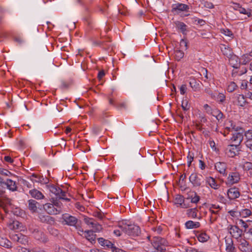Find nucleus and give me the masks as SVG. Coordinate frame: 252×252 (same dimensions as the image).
<instances>
[{
	"label": "nucleus",
	"instance_id": "nucleus-3",
	"mask_svg": "<svg viewBox=\"0 0 252 252\" xmlns=\"http://www.w3.org/2000/svg\"><path fill=\"white\" fill-rule=\"evenodd\" d=\"M62 218L66 224L74 226L76 229L80 230L81 224V220H78L75 217L71 216L68 214H63Z\"/></svg>",
	"mask_w": 252,
	"mask_h": 252
},
{
	"label": "nucleus",
	"instance_id": "nucleus-7",
	"mask_svg": "<svg viewBox=\"0 0 252 252\" xmlns=\"http://www.w3.org/2000/svg\"><path fill=\"white\" fill-rule=\"evenodd\" d=\"M189 181L192 184L193 187H200L203 180H202V176L201 175H198L197 173H192L189 176Z\"/></svg>",
	"mask_w": 252,
	"mask_h": 252
},
{
	"label": "nucleus",
	"instance_id": "nucleus-30",
	"mask_svg": "<svg viewBox=\"0 0 252 252\" xmlns=\"http://www.w3.org/2000/svg\"><path fill=\"white\" fill-rule=\"evenodd\" d=\"M48 188L52 193L57 195L60 194V192H62V189L60 188L56 187L54 185H50L48 186Z\"/></svg>",
	"mask_w": 252,
	"mask_h": 252
},
{
	"label": "nucleus",
	"instance_id": "nucleus-38",
	"mask_svg": "<svg viewBox=\"0 0 252 252\" xmlns=\"http://www.w3.org/2000/svg\"><path fill=\"white\" fill-rule=\"evenodd\" d=\"M185 201L183 196L181 195H177L175 198V204L178 205L179 206L181 205L182 203H184Z\"/></svg>",
	"mask_w": 252,
	"mask_h": 252
},
{
	"label": "nucleus",
	"instance_id": "nucleus-36",
	"mask_svg": "<svg viewBox=\"0 0 252 252\" xmlns=\"http://www.w3.org/2000/svg\"><path fill=\"white\" fill-rule=\"evenodd\" d=\"M190 199V202L192 203H195L198 202L200 200V197L197 194L196 192H194V196L191 195L190 197L187 198L186 199Z\"/></svg>",
	"mask_w": 252,
	"mask_h": 252
},
{
	"label": "nucleus",
	"instance_id": "nucleus-5",
	"mask_svg": "<svg viewBox=\"0 0 252 252\" xmlns=\"http://www.w3.org/2000/svg\"><path fill=\"white\" fill-rule=\"evenodd\" d=\"M189 6L181 3H177L172 5V12L177 14L181 12H187L189 11Z\"/></svg>",
	"mask_w": 252,
	"mask_h": 252
},
{
	"label": "nucleus",
	"instance_id": "nucleus-37",
	"mask_svg": "<svg viewBox=\"0 0 252 252\" xmlns=\"http://www.w3.org/2000/svg\"><path fill=\"white\" fill-rule=\"evenodd\" d=\"M238 86L234 82H231L228 85L227 90L228 92L232 93L234 91Z\"/></svg>",
	"mask_w": 252,
	"mask_h": 252
},
{
	"label": "nucleus",
	"instance_id": "nucleus-54",
	"mask_svg": "<svg viewBox=\"0 0 252 252\" xmlns=\"http://www.w3.org/2000/svg\"><path fill=\"white\" fill-rule=\"evenodd\" d=\"M182 107L185 111H187L189 109V107L188 106V101L187 100H183L182 101Z\"/></svg>",
	"mask_w": 252,
	"mask_h": 252
},
{
	"label": "nucleus",
	"instance_id": "nucleus-2",
	"mask_svg": "<svg viewBox=\"0 0 252 252\" xmlns=\"http://www.w3.org/2000/svg\"><path fill=\"white\" fill-rule=\"evenodd\" d=\"M151 243L157 252H165L166 247L168 246L167 241L158 236L154 237Z\"/></svg>",
	"mask_w": 252,
	"mask_h": 252
},
{
	"label": "nucleus",
	"instance_id": "nucleus-15",
	"mask_svg": "<svg viewBox=\"0 0 252 252\" xmlns=\"http://www.w3.org/2000/svg\"><path fill=\"white\" fill-rule=\"evenodd\" d=\"M189 83L190 87L194 91H199L201 88V85L202 84L200 81L194 78H190Z\"/></svg>",
	"mask_w": 252,
	"mask_h": 252
},
{
	"label": "nucleus",
	"instance_id": "nucleus-33",
	"mask_svg": "<svg viewBox=\"0 0 252 252\" xmlns=\"http://www.w3.org/2000/svg\"><path fill=\"white\" fill-rule=\"evenodd\" d=\"M18 242L21 244L25 245L28 243V238L27 236L24 235L21 233H20L19 240Z\"/></svg>",
	"mask_w": 252,
	"mask_h": 252
},
{
	"label": "nucleus",
	"instance_id": "nucleus-63",
	"mask_svg": "<svg viewBox=\"0 0 252 252\" xmlns=\"http://www.w3.org/2000/svg\"><path fill=\"white\" fill-rule=\"evenodd\" d=\"M204 6L206 8L210 9L214 8V5L213 3L208 1L205 2Z\"/></svg>",
	"mask_w": 252,
	"mask_h": 252
},
{
	"label": "nucleus",
	"instance_id": "nucleus-27",
	"mask_svg": "<svg viewBox=\"0 0 252 252\" xmlns=\"http://www.w3.org/2000/svg\"><path fill=\"white\" fill-rule=\"evenodd\" d=\"M206 182L212 188L218 189L219 187V185L216 183L215 179L213 177H209L207 178Z\"/></svg>",
	"mask_w": 252,
	"mask_h": 252
},
{
	"label": "nucleus",
	"instance_id": "nucleus-39",
	"mask_svg": "<svg viewBox=\"0 0 252 252\" xmlns=\"http://www.w3.org/2000/svg\"><path fill=\"white\" fill-rule=\"evenodd\" d=\"M239 11L240 13L246 14L248 17H251L252 15L251 14L252 10L250 9H246L242 6L239 9Z\"/></svg>",
	"mask_w": 252,
	"mask_h": 252
},
{
	"label": "nucleus",
	"instance_id": "nucleus-46",
	"mask_svg": "<svg viewBox=\"0 0 252 252\" xmlns=\"http://www.w3.org/2000/svg\"><path fill=\"white\" fill-rule=\"evenodd\" d=\"M231 126H232L231 128L234 130V132H240V133H244L245 134V132L246 131H245L242 127L238 126H232V125H231Z\"/></svg>",
	"mask_w": 252,
	"mask_h": 252
},
{
	"label": "nucleus",
	"instance_id": "nucleus-50",
	"mask_svg": "<svg viewBox=\"0 0 252 252\" xmlns=\"http://www.w3.org/2000/svg\"><path fill=\"white\" fill-rule=\"evenodd\" d=\"M0 174L5 176H9L11 175V173L8 170L0 168Z\"/></svg>",
	"mask_w": 252,
	"mask_h": 252
},
{
	"label": "nucleus",
	"instance_id": "nucleus-45",
	"mask_svg": "<svg viewBox=\"0 0 252 252\" xmlns=\"http://www.w3.org/2000/svg\"><path fill=\"white\" fill-rule=\"evenodd\" d=\"M246 137V141L245 145L251 151H252V140L250 139L248 136H245Z\"/></svg>",
	"mask_w": 252,
	"mask_h": 252
},
{
	"label": "nucleus",
	"instance_id": "nucleus-57",
	"mask_svg": "<svg viewBox=\"0 0 252 252\" xmlns=\"http://www.w3.org/2000/svg\"><path fill=\"white\" fill-rule=\"evenodd\" d=\"M188 166H190L191 163V162L193 160V154H190V152L189 153V156L188 157Z\"/></svg>",
	"mask_w": 252,
	"mask_h": 252
},
{
	"label": "nucleus",
	"instance_id": "nucleus-35",
	"mask_svg": "<svg viewBox=\"0 0 252 252\" xmlns=\"http://www.w3.org/2000/svg\"><path fill=\"white\" fill-rule=\"evenodd\" d=\"M197 238L200 242H205L208 240L209 237L205 233H202L198 236Z\"/></svg>",
	"mask_w": 252,
	"mask_h": 252
},
{
	"label": "nucleus",
	"instance_id": "nucleus-51",
	"mask_svg": "<svg viewBox=\"0 0 252 252\" xmlns=\"http://www.w3.org/2000/svg\"><path fill=\"white\" fill-rule=\"evenodd\" d=\"M93 216L97 218L99 220H101L104 218V214L101 212H94Z\"/></svg>",
	"mask_w": 252,
	"mask_h": 252
},
{
	"label": "nucleus",
	"instance_id": "nucleus-52",
	"mask_svg": "<svg viewBox=\"0 0 252 252\" xmlns=\"http://www.w3.org/2000/svg\"><path fill=\"white\" fill-rule=\"evenodd\" d=\"M34 238L38 240H40V241H42L43 242H45L46 241L45 240V238L44 237V234H43V233L42 232V235H40L39 234H38V233L37 234H35L34 236Z\"/></svg>",
	"mask_w": 252,
	"mask_h": 252
},
{
	"label": "nucleus",
	"instance_id": "nucleus-32",
	"mask_svg": "<svg viewBox=\"0 0 252 252\" xmlns=\"http://www.w3.org/2000/svg\"><path fill=\"white\" fill-rule=\"evenodd\" d=\"M239 215L243 218H246L252 214V212L248 209H243L239 212Z\"/></svg>",
	"mask_w": 252,
	"mask_h": 252
},
{
	"label": "nucleus",
	"instance_id": "nucleus-19",
	"mask_svg": "<svg viewBox=\"0 0 252 252\" xmlns=\"http://www.w3.org/2000/svg\"><path fill=\"white\" fill-rule=\"evenodd\" d=\"M239 249L243 252H250L251 248L250 247L249 243L245 240L241 242Z\"/></svg>",
	"mask_w": 252,
	"mask_h": 252
},
{
	"label": "nucleus",
	"instance_id": "nucleus-34",
	"mask_svg": "<svg viewBox=\"0 0 252 252\" xmlns=\"http://www.w3.org/2000/svg\"><path fill=\"white\" fill-rule=\"evenodd\" d=\"M21 224L20 222L17 220H14L13 222L9 224V227L10 229L14 230L18 229L20 228V226Z\"/></svg>",
	"mask_w": 252,
	"mask_h": 252
},
{
	"label": "nucleus",
	"instance_id": "nucleus-59",
	"mask_svg": "<svg viewBox=\"0 0 252 252\" xmlns=\"http://www.w3.org/2000/svg\"><path fill=\"white\" fill-rule=\"evenodd\" d=\"M180 46L182 47V48H185V49H187V47H188V43L187 42V41L185 39H181V41H180Z\"/></svg>",
	"mask_w": 252,
	"mask_h": 252
},
{
	"label": "nucleus",
	"instance_id": "nucleus-18",
	"mask_svg": "<svg viewBox=\"0 0 252 252\" xmlns=\"http://www.w3.org/2000/svg\"><path fill=\"white\" fill-rule=\"evenodd\" d=\"M176 28L180 30L183 34H187V26L183 22L180 21H175L174 22Z\"/></svg>",
	"mask_w": 252,
	"mask_h": 252
},
{
	"label": "nucleus",
	"instance_id": "nucleus-58",
	"mask_svg": "<svg viewBox=\"0 0 252 252\" xmlns=\"http://www.w3.org/2000/svg\"><path fill=\"white\" fill-rule=\"evenodd\" d=\"M218 219V214H211L210 217L211 223H214Z\"/></svg>",
	"mask_w": 252,
	"mask_h": 252
},
{
	"label": "nucleus",
	"instance_id": "nucleus-56",
	"mask_svg": "<svg viewBox=\"0 0 252 252\" xmlns=\"http://www.w3.org/2000/svg\"><path fill=\"white\" fill-rule=\"evenodd\" d=\"M187 90L186 85L183 84L180 88V91L181 94L184 95L186 94Z\"/></svg>",
	"mask_w": 252,
	"mask_h": 252
},
{
	"label": "nucleus",
	"instance_id": "nucleus-14",
	"mask_svg": "<svg viewBox=\"0 0 252 252\" xmlns=\"http://www.w3.org/2000/svg\"><path fill=\"white\" fill-rule=\"evenodd\" d=\"M228 58L229 59V63L230 65L235 68L239 67L240 65V62L239 61V58L237 56L232 54V55Z\"/></svg>",
	"mask_w": 252,
	"mask_h": 252
},
{
	"label": "nucleus",
	"instance_id": "nucleus-21",
	"mask_svg": "<svg viewBox=\"0 0 252 252\" xmlns=\"http://www.w3.org/2000/svg\"><path fill=\"white\" fill-rule=\"evenodd\" d=\"M39 203L33 199H30L28 201V208L32 212H36L37 210V205Z\"/></svg>",
	"mask_w": 252,
	"mask_h": 252
},
{
	"label": "nucleus",
	"instance_id": "nucleus-11",
	"mask_svg": "<svg viewBox=\"0 0 252 252\" xmlns=\"http://www.w3.org/2000/svg\"><path fill=\"white\" fill-rule=\"evenodd\" d=\"M240 179V175L238 172H231L229 174L227 182L229 184L233 185L237 183Z\"/></svg>",
	"mask_w": 252,
	"mask_h": 252
},
{
	"label": "nucleus",
	"instance_id": "nucleus-40",
	"mask_svg": "<svg viewBox=\"0 0 252 252\" xmlns=\"http://www.w3.org/2000/svg\"><path fill=\"white\" fill-rule=\"evenodd\" d=\"M215 95L216 97L215 98L218 102L222 103L225 100V96L222 93H216Z\"/></svg>",
	"mask_w": 252,
	"mask_h": 252
},
{
	"label": "nucleus",
	"instance_id": "nucleus-62",
	"mask_svg": "<svg viewBox=\"0 0 252 252\" xmlns=\"http://www.w3.org/2000/svg\"><path fill=\"white\" fill-rule=\"evenodd\" d=\"M246 233L248 235L247 239L252 240V227L250 228L248 231L246 230Z\"/></svg>",
	"mask_w": 252,
	"mask_h": 252
},
{
	"label": "nucleus",
	"instance_id": "nucleus-24",
	"mask_svg": "<svg viewBox=\"0 0 252 252\" xmlns=\"http://www.w3.org/2000/svg\"><path fill=\"white\" fill-rule=\"evenodd\" d=\"M185 226L188 229L197 228L200 226V223L199 222H194L192 220H189L185 223Z\"/></svg>",
	"mask_w": 252,
	"mask_h": 252
},
{
	"label": "nucleus",
	"instance_id": "nucleus-61",
	"mask_svg": "<svg viewBox=\"0 0 252 252\" xmlns=\"http://www.w3.org/2000/svg\"><path fill=\"white\" fill-rule=\"evenodd\" d=\"M17 250L18 251V252H31L32 251L29 249H27V248L22 247H18L17 248Z\"/></svg>",
	"mask_w": 252,
	"mask_h": 252
},
{
	"label": "nucleus",
	"instance_id": "nucleus-10",
	"mask_svg": "<svg viewBox=\"0 0 252 252\" xmlns=\"http://www.w3.org/2000/svg\"><path fill=\"white\" fill-rule=\"evenodd\" d=\"M244 135V133H240V132H234L231 140L234 143V144L240 146L243 140Z\"/></svg>",
	"mask_w": 252,
	"mask_h": 252
},
{
	"label": "nucleus",
	"instance_id": "nucleus-12",
	"mask_svg": "<svg viewBox=\"0 0 252 252\" xmlns=\"http://www.w3.org/2000/svg\"><path fill=\"white\" fill-rule=\"evenodd\" d=\"M227 195L230 199H234L238 198L240 195L239 189L236 188L229 189L227 191Z\"/></svg>",
	"mask_w": 252,
	"mask_h": 252
},
{
	"label": "nucleus",
	"instance_id": "nucleus-31",
	"mask_svg": "<svg viewBox=\"0 0 252 252\" xmlns=\"http://www.w3.org/2000/svg\"><path fill=\"white\" fill-rule=\"evenodd\" d=\"M0 245L6 248L12 247L11 243L6 238H1L0 240Z\"/></svg>",
	"mask_w": 252,
	"mask_h": 252
},
{
	"label": "nucleus",
	"instance_id": "nucleus-44",
	"mask_svg": "<svg viewBox=\"0 0 252 252\" xmlns=\"http://www.w3.org/2000/svg\"><path fill=\"white\" fill-rule=\"evenodd\" d=\"M85 233H86V237L87 239L90 241L94 240V235L93 234V231L92 230H88L86 231Z\"/></svg>",
	"mask_w": 252,
	"mask_h": 252
},
{
	"label": "nucleus",
	"instance_id": "nucleus-13",
	"mask_svg": "<svg viewBox=\"0 0 252 252\" xmlns=\"http://www.w3.org/2000/svg\"><path fill=\"white\" fill-rule=\"evenodd\" d=\"M226 164L224 162H218L215 164L216 169L220 174H222L223 176H226Z\"/></svg>",
	"mask_w": 252,
	"mask_h": 252
},
{
	"label": "nucleus",
	"instance_id": "nucleus-41",
	"mask_svg": "<svg viewBox=\"0 0 252 252\" xmlns=\"http://www.w3.org/2000/svg\"><path fill=\"white\" fill-rule=\"evenodd\" d=\"M184 53L181 50L175 51V58L177 61H180L184 57Z\"/></svg>",
	"mask_w": 252,
	"mask_h": 252
},
{
	"label": "nucleus",
	"instance_id": "nucleus-17",
	"mask_svg": "<svg viewBox=\"0 0 252 252\" xmlns=\"http://www.w3.org/2000/svg\"><path fill=\"white\" fill-rule=\"evenodd\" d=\"M29 194L32 198L37 200L42 199L44 198V196L42 192L35 189L30 190Z\"/></svg>",
	"mask_w": 252,
	"mask_h": 252
},
{
	"label": "nucleus",
	"instance_id": "nucleus-22",
	"mask_svg": "<svg viewBox=\"0 0 252 252\" xmlns=\"http://www.w3.org/2000/svg\"><path fill=\"white\" fill-rule=\"evenodd\" d=\"M226 251L227 252H233L235 248L233 246V241L231 238L225 239Z\"/></svg>",
	"mask_w": 252,
	"mask_h": 252
},
{
	"label": "nucleus",
	"instance_id": "nucleus-1",
	"mask_svg": "<svg viewBox=\"0 0 252 252\" xmlns=\"http://www.w3.org/2000/svg\"><path fill=\"white\" fill-rule=\"evenodd\" d=\"M118 227L125 233L131 236H137L140 233V227L134 224H123L118 225Z\"/></svg>",
	"mask_w": 252,
	"mask_h": 252
},
{
	"label": "nucleus",
	"instance_id": "nucleus-23",
	"mask_svg": "<svg viewBox=\"0 0 252 252\" xmlns=\"http://www.w3.org/2000/svg\"><path fill=\"white\" fill-rule=\"evenodd\" d=\"M5 185L7 186V188L9 190L12 191H16L17 190V187L15 182L11 179H7L6 182H5Z\"/></svg>",
	"mask_w": 252,
	"mask_h": 252
},
{
	"label": "nucleus",
	"instance_id": "nucleus-64",
	"mask_svg": "<svg viewBox=\"0 0 252 252\" xmlns=\"http://www.w3.org/2000/svg\"><path fill=\"white\" fill-rule=\"evenodd\" d=\"M152 229L155 232H157L158 234H160L162 230V228L160 226H158L157 227H153L152 228Z\"/></svg>",
	"mask_w": 252,
	"mask_h": 252
},
{
	"label": "nucleus",
	"instance_id": "nucleus-47",
	"mask_svg": "<svg viewBox=\"0 0 252 252\" xmlns=\"http://www.w3.org/2000/svg\"><path fill=\"white\" fill-rule=\"evenodd\" d=\"M11 204V199L5 198L3 199L0 200V207H4V204Z\"/></svg>",
	"mask_w": 252,
	"mask_h": 252
},
{
	"label": "nucleus",
	"instance_id": "nucleus-53",
	"mask_svg": "<svg viewBox=\"0 0 252 252\" xmlns=\"http://www.w3.org/2000/svg\"><path fill=\"white\" fill-rule=\"evenodd\" d=\"M19 234H11L10 235V237L11 239L15 242H18L19 238Z\"/></svg>",
	"mask_w": 252,
	"mask_h": 252
},
{
	"label": "nucleus",
	"instance_id": "nucleus-6",
	"mask_svg": "<svg viewBox=\"0 0 252 252\" xmlns=\"http://www.w3.org/2000/svg\"><path fill=\"white\" fill-rule=\"evenodd\" d=\"M227 229L229 233L236 239L241 237L243 234V230L236 225H229Z\"/></svg>",
	"mask_w": 252,
	"mask_h": 252
},
{
	"label": "nucleus",
	"instance_id": "nucleus-8",
	"mask_svg": "<svg viewBox=\"0 0 252 252\" xmlns=\"http://www.w3.org/2000/svg\"><path fill=\"white\" fill-rule=\"evenodd\" d=\"M239 150V146L232 144L228 145L225 149V154L228 157L233 158L235 157Z\"/></svg>",
	"mask_w": 252,
	"mask_h": 252
},
{
	"label": "nucleus",
	"instance_id": "nucleus-16",
	"mask_svg": "<svg viewBox=\"0 0 252 252\" xmlns=\"http://www.w3.org/2000/svg\"><path fill=\"white\" fill-rule=\"evenodd\" d=\"M38 219L43 223L52 224L54 222V219L48 215L40 214L38 215Z\"/></svg>",
	"mask_w": 252,
	"mask_h": 252
},
{
	"label": "nucleus",
	"instance_id": "nucleus-42",
	"mask_svg": "<svg viewBox=\"0 0 252 252\" xmlns=\"http://www.w3.org/2000/svg\"><path fill=\"white\" fill-rule=\"evenodd\" d=\"M242 168L245 171L252 170V163L246 161L243 164Z\"/></svg>",
	"mask_w": 252,
	"mask_h": 252
},
{
	"label": "nucleus",
	"instance_id": "nucleus-60",
	"mask_svg": "<svg viewBox=\"0 0 252 252\" xmlns=\"http://www.w3.org/2000/svg\"><path fill=\"white\" fill-rule=\"evenodd\" d=\"M245 136H248L252 140V129H249L245 132Z\"/></svg>",
	"mask_w": 252,
	"mask_h": 252
},
{
	"label": "nucleus",
	"instance_id": "nucleus-26",
	"mask_svg": "<svg viewBox=\"0 0 252 252\" xmlns=\"http://www.w3.org/2000/svg\"><path fill=\"white\" fill-rule=\"evenodd\" d=\"M212 115L215 117L218 121V123H220L222 122L223 118V113L219 110H215L212 113Z\"/></svg>",
	"mask_w": 252,
	"mask_h": 252
},
{
	"label": "nucleus",
	"instance_id": "nucleus-43",
	"mask_svg": "<svg viewBox=\"0 0 252 252\" xmlns=\"http://www.w3.org/2000/svg\"><path fill=\"white\" fill-rule=\"evenodd\" d=\"M250 56L249 54H246L242 56L241 60H242V63L246 64L251 61Z\"/></svg>",
	"mask_w": 252,
	"mask_h": 252
},
{
	"label": "nucleus",
	"instance_id": "nucleus-25",
	"mask_svg": "<svg viewBox=\"0 0 252 252\" xmlns=\"http://www.w3.org/2000/svg\"><path fill=\"white\" fill-rule=\"evenodd\" d=\"M30 179L33 182L46 183V181H44V178L42 176H40L35 174H32L30 177Z\"/></svg>",
	"mask_w": 252,
	"mask_h": 252
},
{
	"label": "nucleus",
	"instance_id": "nucleus-29",
	"mask_svg": "<svg viewBox=\"0 0 252 252\" xmlns=\"http://www.w3.org/2000/svg\"><path fill=\"white\" fill-rule=\"evenodd\" d=\"M198 210L196 208H193L191 209H189L187 210V215L189 217H191L192 218H197V212Z\"/></svg>",
	"mask_w": 252,
	"mask_h": 252
},
{
	"label": "nucleus",
	"instance_id": "nucleus-4",
	"mask_svg": "<svg viewBox=\"0 0 252 252\" xmlns=\"http://www.w3.org/2000/svg\"><path fill=\"white\" fill-rule=\"evenodd\" d=\"M84 220L85 223L88 225H90L93 228L91 230L93 231V232H99L102 230V227L101 225L96 222L93 218L86 217L84 218Z\"/></svg>",
	"mask_w": 252,
	"mask_h": 252
},
{
	"label": "nucleus",
	"instance_id": "nucleus-20",
	"mask_svg": "<svg viewBox=\"0 0 252 252\" xmlns=\"http://www.w3.org/2000/svg\"><path fill=\"white\" fill-rule=\"evenodd\" d=\"M220 48L223 54L227 58L229 57L233 54L231 49L227 45L221 44Z\"/></svg>",
	"mask_w": 252,
	"mask_h": 252
},
{
	"label": "nucleus",
	"instance_id": "nucleus-55",
	"mask_svg": "<svg viewBox=\"0 0 252 252\" xmlns=\"http://www.w3.org/2000/svg\"><path fill=\"white\" fill-rule=\"evenodd\" d=\"M104 243V247H107V248H110L111 250H113V248L115 247L113 246L114 245L109 240H106Z\"/></svg>",
	"mask_w": 252,
	"mask_h": 252
},
{
	"label": "nucleus",
	"instance_id": "nucleus-48",
	"mask_svg": "<svg viewBox=\"0 0 252 252\" xmlns=\"http://www.w3.org/2000/svg\"><path fill=\"white\" fill-rule=\"evenodd\" d=\"M238 224L244 228V232H246V229L248 228L247 222H245L243 220H238Z\"/></svg>",
	"mask_w": 252,
	"mask_h": 252
},
{
	"label": "nucleus",
	"instance_id": "nucleus-49",
	"mask_svg": "<svg viewBox=\"0 0 252 252\" xmlns=\"http://www.w3.org/2000/svg\"><path fill=\"white\" fill-rule=\"evenodd\" d=\"M52 204H54L55 207H56V208L61 210L62 204L60 201L57 199L55 200L54 199H52Z\"/></svg>",
	"mask_w": 252,
	"mask_h": 252
},
{
	"label": "nucleus",
	"instance_id": "nucleus-28",
	"mask_svg": "<svg viewBox=\"0 0 252 252\" xmlns=\"http://www.w3.org/2000/svg\"><path fill=\"white\" fill-rule=\"evenodd\" d=\"M237 104L241 107H244L247 103L246 99L243 94H238L237 96Z\"/></svg>",
	"mask_w": 252,
	"mask_h": 252
},
{
	"label": "nucleus",
	"instance_id": "nucleus-9",
	"mask_svg": "<svg viewBox=\"0 0 252 252\" xmlns=\"http://www.w3.org/2000/svg\"><path fill=\"white\" fill-rule=\"evenodd\" d=\"M43 208L49 214L55 215L59 214L61 212V210L55 208L52 203H46L43 205Z\"/></svg>",
	"mask_w": 252,
	"mask_h": 252
}]
</instances>
